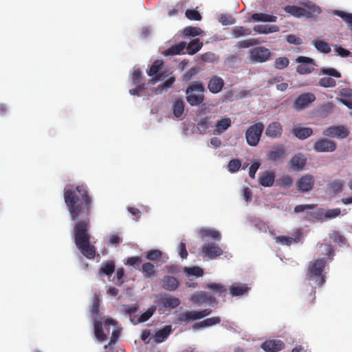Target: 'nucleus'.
<instances>
[{"label": "nucleus", "mask_w": 352, "mask_h": 352, "mask_svg": "<svg viewBox=\"0 0 352 352\" xmlns=\"http://www.w3.org/2000/svg\"><path fill=\"white\" fill-rule=\"evenodd\" d=\"M314 47L320 52L328 54L331 52L330 45L322 40H315L312 41Z\"/></svg>", "instance_id": "e433bc0d"}, {"label": "nucleus", "mask_w": 352, "mask_h": 352, "mask_svg": "<svg viewBox=\"0 0 352 352\" xmlns=\"http://www.w3.org/2000/svg\"><path fill=\"white\" fill-rule=\"evenodd\" d=\"M171 333V327L166 326L155 333V340L157 342H162Z\"/></svg>", "instance_id": "f704fd0d"}, {"label": "nucleus", "mask_w": 352, "mask_h": 352, "mask_svg": "<svg viewBox=\"0 0 352 352\" xmlns=\"http://www.w3.org/2000/svg\"><path fill=\"white\" fill-rule=\"evenodd\" d=\"M305 219L312 222L323 219L322 208H318L315 211L307 212L305 214Z\"/></svg>", "instance_id": "72a5a7b5"}, {"label": "nucleus", "mask_w": 352, "mask_h": 352, "mask_svg": "<svg viewBox=\"0 0 352 352\" xmlns=\"http://www.w3.org/2000/svg\"><path fill=\"white\" fill-rule=\"evenodd\" d=\"M221 318L219 316H214L210 318L205 319L199 322H196L193 324L192 328L194 329H199L201 328H205L211 327L220 323Z\"/></svg>", "instance_id": "bb28decb"}, {"label": "nucleus", "mask_w": 352, "mask_h": 352, "mask_svg": "<svg viewBox=\"0 0 352 352\" xmlns=\"http://www.w3.org/2000/svg\"><path fill=\"white\" fill-rule=\"evenodd\" d=\"M260 163L257 161L253 162V163L251 164L250 169H249V176L252 179L255 178V175L257 171V170L259 168Z\"/></svg>", "instance_id": "0e129e2a"}, {"label": "nucleus", "mask_w": 352, "mask_h": 352, "mask_svg": "<svg viewBox=\"0 0 352 352\" xmlns=\"http://www.w3.org/2000/svg\"><path fill=\"white\" fill-rule=\"evenodd\" d=\"M296 61L300 65L296 67V72L300 74H310L314 69V62L311 58L300 56Z\"/></svg>", "instance_id": "f8f14e48"}, {"label": "nucleus", "mask_w": 352, "mask_h": 352, "mask_svg": "<svg viewBox=\"0 0 352 352\" xmlns=\"http://www.w3.org/2000/svg\"><path fill=\"white\" fill-rule=\"evenodd\" d=\"M224 85L223 80L218 76H212L208 83V89L212 94L220 92Z\"/></svg>", "instance_id": "6ab92c4d"}, {"label": "nucleus", "mask_w": 352, "mask_h": 352, "mask_svg": "<svg viewBox=\"0 0 352 352\" xmlns=\"http://www.w3.org/2000/svg\"><path fill=\"white\" fill-rule=\"evenodd\" d=\"M274 179V173L273 172L266 170L260 173L258 183L262 186L270 187L273 186Z\"/></svg>", "instance_id": "5701e85b"}, {"label": "nucleus", "mask_w": 352, "mask_h": 352, "mask_svg": "<svg viewBox=\"0 0 352 352\" xmlns=\"http://www.w3.org/2000/svg\"><path fill=\"white\" fill-rule=\"evenodd\" d=\"M235 21V19L230 15L221 14L219 18V22L223 25H232Z\"/></svg>", "instance_id": "13d9d810"}, {"label": "nucleus", "mask_w": 352, "mask_h": 352, "mask_svg": "<svg viewBox=\"0 0 352 352\" xmlns=\"http://www.w3.org/2000/svg\"><path fill=\"white\" fill-rule=\"evenodd\" d=\"M232 296H241L248 293L250 287L246 284L234 283L229 288Z\"/></svg>", "instance_id": "4be33fe9"}, {"label": "nucleus", "mask_w": 352, "mask_h": 352, "mask_svg": "<svg viewBox=\"0 0 352 352\" xmlns=\"http://www.w3.org/2000/svg\"><path fill=\"white\" fill-rule=\"evenodd\" d=\"M285 155V150L283 148H278L274 151H271L267 154L268 159L273 161H276L281 158Z\"/></svg>", "instance_id": "864d4df0"}, {"label": "nucleus", "mask_w": 352, "mask_h": 352, "mask_svg": "<svg viewBox=\"0 0 352 352\" xmlns=\"http://www.w3.org/2000/svg\"><path fill=\"white\" fill-rule=\"evenodd\" d=\"M334 50L341 57H347L350 55L351 52L346 50L342 47L340 45H336L334 46Z\"/></svg>", "instance_id": "e2e57ef3"}, {"label": "nucleus", "mask_w": 352, "mask_h": 352, "mask_svg": "<svg viewBox=\"0 0 352 352\" xmlns=\"http://www.w3.org/2000/svg\"><path fill=\"white\" fill-rule=\"evenodd\" d=\"M251 19L254 21H263V22H276L277 17L274 15L266 13H254Z\"/></svg>", "instance_id": "2f4dec72"}, {"label": "nucleus", "mask_w": 352, "mask_h": 352, "mask_svg": "<svg viewBox=\"0 0 352 352\" xmlns=\"http://www.w3.org/2000/svg\"><path fill=\"white\" fill-rule=\"evenodd\" d=\"M284 10L296 17L307 16L311 17L315 13H320V8L315 5L307 6V8L296 6H286Z\"/></svg>", "instance_id": "39448f33"}, {"label": "nucleus", "mask_w": 352, "mask_h": 352, "mask_svg": "<svg viewBox=\"0 0 352 352\" xmlns=\"http://www.w3.org/2000/svg\"><path fill=\"white\" fill-rule=\"evenodd\" d=\"M207 288L211 289L214 294L218 295H221L227 290L224 285L216 283L208 284Z\"/></svg>", "instance_id": "3c124183"}, {"label": "nucleus", "mask_w": 352, "mask_h": 352, "mask_svg": "<svg viewBox=\"0 0 352 352\" xmlns=\"http://www.w3.org/2000/svg\"><path fill=\"white\" fill-rule=\"evenodd\" d=\"M307 159L301 153L295 155L289 161L291 168L294 170H302L306 164Z\"/></svg>", "instance_id": "b1692460"}, {"label": "nucleus", "mask_w": 352, "mask_h": 352, "mask_svg": "<svg viewBox=\"0 0 352 352\" xmlns=\"http://www.w3.org/2000/svg\"><path fill=\"white\" fill-rule=\"evenodd\" d=\"M250 59L255 63L267 61L271 55L270 50L264 47H254L249 51Z\"/></svg>", "instance_id": "9d476101"}, {"label": "nucleus", "mask_w": 352, "mask_h": 352, "mask_svg": "<svg viewBox=\"0 0 352 352\" xmlns=\"http://www.w3.org/2000/svg\"><path fill=\"white\" fill-rule=\"evenodd\" d=\"M115 271V264L113 261H109L104 264H102L100 272H102L107 276L111 275Z\"/></svg>", "instance_id": "09e8293b"}, {"label": "nucleus", "mask_w": 352, "mask_h": 352, "mask_svg": "<svg viewBox=\"0 0 352 352\" xmlns=\"http://www.w3.org/2000/svg\"><path fill=\"white\" fill-rule=\"evenodd\" d=\"M329 188L335 194H338L342 191L344 187V182L340 179H334L327 184Z\"/></svg>", "instance_id": "ea45409f"}, {"label": "nucleus", "mask_w": 352, "mask_h": 352, "mask_svg": "<svg viewBox=\"0 0 352 352\" xmlns=\"http://www.w3.org/2000/svg\"><path fill=\"white\" fill-rule=\"evenodd\" d=\"M190 300L194 304L198 305H201L205 303L212 305L217 302L216 298L214 296H208L205 292H200L195 294L192 296Z\"/></svg>", "instance_id": "2eb2a0df"}, {"label": "nucleus", "mask_w": 352, "mask_h": 352, "mask_svg": "<svg viewBox=\"0 0 352 352\" xmlns=\"http://www.w3.org/2000/svg\"><path fill=\"white\" fill-rule=\"evenodd\" d=\"M63 197L71 219L77 221L74 226V241L82 254L89 259L96 256V248L90 244V214L92 197L85 184L65 188Z\"/></svg>", "instance_id": "f257e3e1"}, {"label": "nucleus", "mask_w": 352, "mask_h": 352, "mask_svg": "<svg viewBox=\"0 0 352 352\" xmlns=\"http://www.w3.org/2000/svg\"><path fill=\"white\" fill-rule=\"evenodd\" d=\"M289 59L286 57H279L275 60V67L278 69H283L289 65Z\"/></svg>", "instance_id": "4d7b16f0"}, {"label": "nucleus", "mask_w": 352, "mask_h": 352, "mask_svg": "<svg viewBox=\"0 0 352 352\" xmlns=\"http://www.w3.org/2000/svg\"><path fill=\"white\" fill-rule=\"evenodd\" d=\"M184 111V104L182 99H177L175 100L173 107V112L176 118H180Z\"/></svg>", "instance_id": "79ce46f5"}, {"label": "nucleus", "mask_w": 352, "mask_h": 352, "mask_svg": "<svg viewBox=\"0 0 352 352\" xmlns=\"http://www.w3.org/2000/svg\"><path fill=\"white\" fill-rule=\"evenodd\" d=\"M184 272L188 276H195L197 277L202 276L204 274V270L198 266L194 267H185Z\"/></svg>", "instance_id": "c03bdc74"}, {"label": "nucleus", "mask_w": 352, "mask_h": 352, "mask_svg": "<svg viewBox=\"0 0 352 352\" xmlns=\"http://www.w3.org/2000/svg\"><path fill=\"white\" fill-rule=\"evenodd\" d=\"M314 184V176L310 174H306L297 181L296 188L300 192H306L313 189Z\"/></svg>", "instance_id": "ddd939ff"}, {"label": "nucleus", "mask_w": 352, "mask_h": 352, "mask_svg": "<svg viewBox=\"0 0 352 352\" xmlns=\"http://www.w3.org/2000/svg\"><path fill=\"white\" fill-rule=\"evenodd\" d=\"M276 241L281 243L282 244L290 245L294 241H295V239L289 236H279L276 237Z\"/></svg>", "instance_id": "680f3d73"}, {"label": "nucleus", "mask_w": 352, "mask_h": 352, "mask_svg": "<svg viewBox=\"0 0 352 352\" xmlns=\"http://www.w3.org/2000/svg\"><path fill=\"white\" fill-rule=\"evenodd\" d=\"M94 333L98 340L100 342L104 341L107 339V336L103 332L102 324L100 321H96L94 323Z\"/></svg>", "instance_id": "4c0bfd02"}, {"label": "nucleus", "mask_w": 352, "mask_h": 352, "mask_svg": "<svg viewBox=\"0 0 352 352\" xmlns=\"http://www.w3.org/2000/svg\"><path fill=\"white\" fill-rule=\"evenodd\" d=\"M201 253L210 259H215L223 254V250L215 243L210 242L204 244L201 248Z\"/></svg>", "instance_id": "9b49d317"}, {"label": "nucleus", "mask_w": 352, "mask_h": 352, "mask_svg": "<svg viewBox=\"0 0 352 352\" xmlns=\"http://www.w3.org/2000/svg\"><path fill=\"white\" fill-rule=\"evenodd\" d=\"M211 124V117L206 116L201 118L197 123V130L200 134H204L206 133V131L210 126Z\"/></svg>", "instance_id": "c756f323"}, {"label": "nucleus", "mask_w": 352, "mask_h": 352, "mask_svg": "<svg viewBox=\"0 0 352 352\" xmlns=\"http://www.w3.org/2000/svg\"><path fill=\"white\" fill-rule=\"evenodd\" d=\"M265 126L262 122H256L250 126L245 131V139L248 145L256 146L264 131Z\"/></svg>", "instance_id": "20e7f679"}, {"label": "nucleus", "mask_w": 352, "mask_h": 352, "mask_svg": "<svg viewBox=\"0 0 352 352\" xmlns=\"http://www.w3.org/2000/svg\"><path fill=\"white\" fill-rule=\"evenodd\" d=\"M327 261L324 258H317L309 262L306 272V279L313 281L315 287L307 285L300 292V297L306 304H312L316 299V287H322L326 281L324 267Z\"/></svg>", "instance_id": "f03ea898"}, {"label": "nucleus", "mask_w": 352, "mask_h": 352, "mask_svg": "<svg viewBox=\"0 0 352 352\" xmlns=\"http://www.w3.org/2000/svg\"><path fill=\"white\" fill-rule=\"evenodd\" d=\"M141 271L144 277L146 278H153L157 276L154 265L149 262L143 263Z\"/></svg>", "instance_id": "c85d7f7f"}, {"label": "nucleus", "mask_w": 352, "mask_h": 352, "mask_svg": "<svg viewBox=\"0 0 352 352\" xmlns=\"http://www.w3.org/2000/svg\"><path fill=\"white\" fill-rule=\"evenodd\" d=\"M330 238L333 240V241L338 243L340 246H343L346 245L347 241L346 238L340 234V233L338 231H333V232L330 234Z\"/></svg>", "instance_id": "49530a36"}, {"label": "nucleus", "mask_w": 352, "mask_h": 352, "mask_svg": "<svg viewBox=\"0 0 352 352\" xmlns=\"http://www.w3.org/2000/svg\"><path fill=\"white\" fill-rule=\"evenodd\" d=\"M232 124L231 119L225 116L221 118L220 120H217L213 131L214 135H221L228 129Z\"/></svg>", "instance_id": "a211bd4d"}, {"label": "nucleus", "mask_w": 352, "mask_h": 352, "mask_svg": "<svg viewBox=\"0 0 352 352\" xmlns=\"http://www.w3.org/2000/svg\"><path fill=\"white\" fill-rule=\"evenodd\" d=\"M160 303L166 308L174 309L177 307L181 302L178 298L165 295L160 299Z\"/></svg>", "instance_id": "393cba45"}, {"label": "nucleus", "mask_w": 352, "mask_h": 352, "mask_svg": "<svg viewBox=\"0 0 352 352\" xmlns=\"http://www.w3.org/2000/svg\"><path fill=\"white\" fill-rule=\"evenodd\" d=\"M198 234L201 239L211 238L216 241H220L221 238V234L218 230L210 228H201L199 230Z\"/></svg>", "instance_id": "a878e982"}, {"label": "nucleus", "mask_w": 352, "mask_h": 352, "mask_svg": "<svg viewBox=\"0 0 352 352\" xmlns=\"http://www.w3.org/2000/svg\"><path fill=\"white\" fill-rule=\"evenodd\" d=\"M253 30L259 34H269L279 31V28L276 25H256Z\"/></svg>", "instance_id": "cd10ccee"}, {"label": "nucleus", "mask_w": 352, "mask_h": 352, "mask_svg": "<svg viewBox=\"0 0 352 352\" xmlns=\"http://www.w3.org/2000/svg\"><path fill=\"white\" fill-rule=\"evenodd\" d=\"M177 250L179 252V254L182 258H186L188 256V252L186 250V243L184 241H181L177 247Z\"/></svg>", "instance_id": "052dcab7"}, {"label": "nucleus", "mask_w": 352, "mask_h": 352, "mask_svg": "<svg viewBox=\"0 0 352 352\" xmlns=\"http://www.w3.org/2000/svg\"><path fill=\"white\" fill-rule=\"evenodd\" d=\"M160 284L164 289L169 292L177 290L179 286V282L177 278L169 275L164 276L161 280Z\"/></svg>", "instance_id": "f3484780"}, {"label": "nucleus", "mask_w": 352, "mask_h": 352, "mask_svg": "<svg viewBox=\"0 0 352 352\" xmlns=\"http://www.w3.org/2000/svg\"><path fill=\"white\" fill-rule=\"evenodd\" d=\"M283 133V127L280 122H273L268 124L265 130V135L272 138H280Z\"/></svg>", "instance_id": "aec40b11"}, {"label": "nucleus", "mask_w": 352, "mask_h": 352, "mask_svg": "<svg viewBox=\"0 0 352 352\" xmlns=\"http://www.w3.org/2000/svg\"><path fill=\"white\" fill-rule=\"evenodd\" d=\"M202 45L203 43L200 42L199 38L193 39L187 46L188 54L191 55L195 54L201 48Z\"/></svg>", "instance_id": "58836bf2"}, {"label": "nucleus", "mask_w": 352, "mask_h": 352, "mask_svg": "<svg viewBox=\"0 0 352 352\" xmlns=\"http://www.w3.org/2000/svg\"><path fill=\"white\" fill-rule=\"evenodd\" d=\"M155 311V307H151L144 313L142 314L140 317H138V316H135L133 318H131V320L133 324L146 322L153 315Z\"/></svg>", "instance_id": "7c9ffc66"}, {"label": "nucleus", "mask_w": 352, "mask_h": 352, "mask_svg": "<svg viewBox=\"0 0 352 352\" xmlns=\"http://www.w3.org/2000/svg\"><path fill=\"white\" fill-rule=\"evenodd\" d=\"M100 299L98 297H94L92 302L91 311L93 315L97 316L99 313Z\"/></svg>", "instance_id": "69168bd1"}, {"label": "nucleus", "mask_w": 352, "mask_h": 352, "mask_svg": "<svg viewBox=\"0 0 352 352\" xmlns=\"http://www.w3.org/2000/svg\"><path fill=\"white\" fill-rule=\"evenodd\" d=\"M320 73L329 76L328 77H322L319 80V85L325 88L334 87L336 85V80L331 76L335 78L341 77V74L336 69L331 67H323L321 69Z\"/></svg>", "instance_id": "423d86ee"}, {"label": "nucleus", "mask_w": 352, "mask_h": 352, "mask_svg": "<svg viewBox=\"0 0 352 352\" xmlns=\"http://www.w3.org/2000/svg\"><path fill=\"white\" fill-rule=\"evenodd\" d=\"M186 43L181 42L178 44L174 45L167 50H164L163 54L164 56H173L181 54V52L185 49Z\"/></svg>", "instance_id": "473e14b6"}, {"label": "nucleus", "mask_w": 352, "mask_h": 352, "mask_svg": "<svg viewBox=\"0 0 352 352\" xmlns=\"http://www.w3.org/2000/svg\"><path fill=\"white\" fill-rule=\"evenodd\" d=\"M250 29L243 26H235L232 29V36L233 38H239L241 36H248L251 34Z\"/></svg>", "instance_id": "c9c22d12"}, {"label": "nucleus", "mask_w": 352, "mask_h": 352, "mask_svg": "<svg viewBox=\"0 0 352 352\" xmlns=\"http://www.w3.org/2000/svg\"><path fill=\"white\" fill-rule=\"evenodd\" d=\"M241 166V161L239 159L231 160L228 164V170L230 173L237 172Z\"/></svg>", "instance_id": "6e6d98bb"}, {"label": "nucleus", "mask_w": 352, "mask_h": 352, "mask_svg": "<svg viewBox=\"0 0 352 352\" xmlns=\"http://www.w3.org/2000/svg\"><path fill=\"white\" fill-rule=\"evenodd\" d=\"M163 64L164 61L162 60H156L153 63L149 69L147 71V74L153 77L149 80V84L154 85L164 78V74L160 72Z\"/></svg>", "instance_id": "0eeeda50"}, {"label": "nucleus", "mask_w": 352, "mask_h": 352, "mask_svg": "<svg viewBox=\"0 0 352 352\" xmlns=\"http://www.w3.org/2000/svg\"><path fill=\"white\" fill-rule=\"evenodd\" d=\"M162 256V252L157 249L150 250L146 252V259L153 262L160 261Z\"/></svg>", "instance_id": "37998d69"}, {"label": "nucleus", "mask_w": 352, "mask_h": 352, "mask_svg": "<svg viewBox=\"0 0 352 352\" xmlns=\"http://www.w3.org/2000/svg\"><path fill=\"white\" fill-rule=\"evenodd\" d=\"M340 208L328 209L326 211L322 209L323 219H334L340 214Z\"/></svg>", "instance_id": "603ef678"}, {"label": "nucleus", "mask_w": 352, "mask_h": 352, "mask_svg": "<svg viewBox=\"0 0 352 352\" xmlns=\"http://www.w3.org/2000/svg\"><path fill=\"white\" fill-rule=\"evenodd\" d=\"M336 148V143L327 138H319L314 144V149L317 153L333 152Z\"/></svg>", "instance_id": "6e6552de"}, {"label": "nucleus", "mask_w": 352, "mask_h": 352, "mask_svg": "<svg viewBox=\"0 0 352 352\" xmlns=\"http://www.w3.org/2000/svg\"><path fill=\"white\" fill-rule=\"evenodd\" d=\"M292 133L299 140H305L313 134V130L309 127H301L298 124L294 126Z\"/></svg>", "instance_id": "412c9836"}, {"label": "nucleus", "mask_w": 352, "mask_h": 352, "mask_svg": "<svg viewBox=\"0 0 352 352\" xmlns=\"http://www.w3.org/2000/svg\"><path fill=\"white\" fill-rule=\"evenodd\" d=\"M178 320L180 322H188L192 320L190 311L182 313L178 316Z\"/></svg>", "instance_id": "338daca9"}, {"label": "nucleus", "mask_w": 352, "mask_h": 352, "mask_svg": "<svg viewBox=\"0 0 352 352\" xmlns=\"http://www.w3.org/2000/svg\"><path fill=\"white\" fill-rule=\"evenodd\" d=\"M198 69L197 67H192L190 70L186 72L183 76L184 81L190 80L195 75L197 74Z\"/></svg>", "instance_id": "774afa93"}, {"label": "nucleus", "mask_w": 352, "mask_h": 352, "mask_svg": "<svg viewBox=\"0 0 352 352\" xmlns=\"http://www.w3.org/2000/svg\"><path fill=\"white\" fill-rule=\"evenodd\" d=\"M175 82V76H170L168 80H166L163 83L159 85L155 89V93L159 94L162 91H167L169 88L172 87L174 82Z\"/></svg>", "instance_id": "a19ab883"}, {"label": "nucleus", "mask_w": 352, "mask_h": 352, "mask_svg": "<svg viewBox=\"0 0 352 352\" xmlns=\"http://www.w3.org/2000/svg\"><path fill=\"white\" fill-rule=\"evenodd\" d=\"M334 14L342 18L346 23L349 25V30L352 31V13H347L342 10H336Z\"/></svg>", "instance_id": "a18cd8bd"}, {"label": "nucleus", "mask_w": 352, "mask_h": 352, "mask_svg": "<svg viewBox=\"0 0 352 352\" xmlns=\"http://www.w3.org/2000/svg\"><path fill=\"white\" fill-rule=\"evenodd\" d=\"M183 33L186 36H195L201 34L202 30L198 27L188 26L184 29Z\"/></svg>", "instance_id": "de8ad7c7"}, {"label": "nucleus", "mask_w": 352, "mask_h": 352, "mask_svg": "<svg viewBox=\"0 0 352 352\" xmlns=\"http://www.w3.org/2000/svg\"><path fill=\"white\" fill-rule=\"evenodd\" d=\"M258 44V41L256 38H248L245 40H242L241 41H239L236 46L238 48H248L250 47L256 45Z\"/></svg>", "instance_id": "8fccbe9b"}, {"label": "nucleus", "mask_w": 352, "mask_h": 352, "mask_svg": "<svg viewBox=\"0 0 352 352\" xmlns=\"http://www.w3.org/2000/svg\"><path fill=\"white\" fill-rule=\"evenodd\" d=\"M285 343L280 340H267L261 345L265 352H278L285 348Z\"/></svg>", "instance_id": "4468645a"}, {"label": "nucleus", "mask_w": 352, "mask_h": 352, "mask_svg": "<svg viewBox=\"0 0 352 352\" xmlns=\"http://www.w3.org/2000/svg\"><path fill=\"white\" fill-rule=\"evenodd\" d=\"M185 14L186 16L190 20L201 21L202 19L201 14L198 10L195 9L186 10Z\"/></svg>", "instance_id": "5fc2aeb1"}, {"label": "nucleus", "mask_w": 352, "mask_h": 352, "mask_svg": "<svg viewBox=\"0 0 352 352\" xmlns=\"http://www.w3.org/2000/svg\"><path fill=\"white\" fill-rule=\"evenodd\" d=\"M316 99L313 94L306 93L300 95L294 102V107L296 110H301L308 106Z\"/></svg>", "instance_id": "dca6fc26"}, {"label": "nucleus", "mask_w": 352, "mask_h": 352, "mask_svg": "<svg viewBox=\"0 0 352 352\" xmlns=\"http://www.w3.org/2000/svg\"><path fill=\"white\" fill-rule=\"evenodd\" d=\"M316 204H302L297 205L294 208V212L296 213L304 212L307 210H312L316 207Z\"/></svg>", "instance_id": "bf43d9fd"}, {"label": "nucleus", "mask_w": 352, "mask_h": 352, "mask_svg": "<svg viewBox=\"0 0 352 352\" xmlns=\"http://www.w3.org/2000/svg\"><path fill=\"white\" fill-rule=\"evenodd\" d=\"M205 87L201 81L192 82L186 90L187 102L191 106L201 104L205 100Z\"/></svg>", "instance_id": "7ed1b4c3"}, {"label": "nucleus", "mask_w": 352, "mask_h": 352, "mask_svg": "<svg viewBox=\"0 0 352 352\" xmlns=\"http://www.w3.org/2000/svg\"><path fill=\"white\" fill-rule=\"evenodd\" d=\"M349 133L350 132L346 126L340 125L332 126L325 129L323 131L322 134L327 137L344 139L349 135Z\"/></svg>", "instance_id": "1a4fd4ad"}]
</instances>
